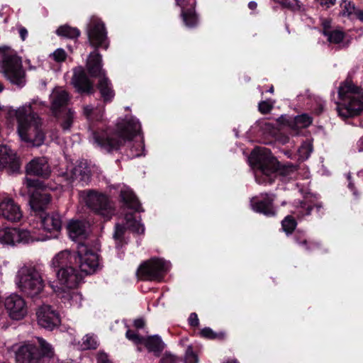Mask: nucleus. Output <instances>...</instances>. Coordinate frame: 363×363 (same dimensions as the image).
<instances>
[{
	"instance_id": "f257e3e1",
	"label": "nucleus",
	"mask_w": 363,
	"mask_h": 363,
	"mask_svg": "<svg viewBox=\"0 0 363 363\" xmlns=\"http://www.w3.org/2000/svg\"><path fill=\"white\" fill-rule=\"evenodd\" d=\"M51 267L60 285L76 287L85 275H91L99 269V256L87 245L79 242L77 250H65L57 253Z\"/></svg>"
},
{
	"instance_id": "f03ea898",
	"label": "nucleus",
	"mask_w": 363,
	"mask_h": 363,
	"mask_svg": "<svg viewBox=\"0 0 363 363\" xmlns=\"http://www.w3.org/2000/svg\"><path fill=\"white\" fill-rule=\"evenodd\" d=\"M140 128L139 121L130 119L125 123H117V130L115 131H94L93 138L101 148L111 152L118 150L125 141H130L140 134Z\"/></svg>"
},
{
	"instance_id": "7ed1b4c3",
	"label": "nucleus",
	"mask_w": 363,
	"mask_h": 363,
	"mask_svg": "<svg viewBox=\"0 0 363 363\" xmlns=\"http://www.w3.org/2000/svg\"><path fill=\"white\" fill-rule=\"evenodd\" d=\"M250 161L252 165L259 169L265 177V180L272 184L277 175L287 177L296 171V166L287 162L280 163L271 152H262L259 150L255 149L250 154Z\"/></svg>"
},
{
	"instance_id": "20e7f679",
	"label": "nucleus",
	"mask_w": 363,
	"mask_h": 363,
	"mask_svg": "<svg viewBox=\"0 0 363 363\" xmlns=\"http://www.w3.org/2000/svg\"><path fill=\"white\" fill-rule=\"evenodd\" d=\"M53 357V347L43 337H37L35 343L21 346L16 352L19 363H50Z\"/></svg>"
},
{
	"instance_id": "39448f33",
	"label": "nucleus",
	"mask_w": 363,
	"mask_h": 363,
	"mask_svg": "<svg viewBox=\"0 0 363 363\" xmlns=\"http://www.w3.org/2000/svg\"><path fill=\"white\" fill-rule=\"evenodd\" d=\"M18 280L21 291L32 299L38 298L45 286L41 274L35 268H22L18 272Z\"/></svg>"
},
{
	"instance_id": "423d86ee",
	"label": "nucleus",
	"mask_w": 363,
	"mask_h": 363,
	"mask_svg": "<svg viewBox=\"0 0 363 363\" xmlns=\"http://www.w3.org/2000/svg\"><path fill=\"white\" fill-rule=\"evenodd\" d=\"M168 271V262L162 258L152 257L140 264L137 275L143 281L162 282Z\"/></svg>"
},
{
	"instance_id": "0eeeda50",
	"label": "nucleus",
	"mask_w": 363,
	"mask_h": 363,
	"mask_svg": "<svg viewBox=\"0 0 363 363\" xmlns=\"http://www.w3.org/2000/svg\"><path fill=\"white\" fill-rule=\"evenodd\" d=\"M86 34L89 45L94 50H106L110 45L108 32L103 21L93 16L86 26Z\"/></svg>"
},
{
	"instance_id": "6e6552de",
	"label": "nucleus",
	"mask_w": 363,
	"mask_h": 363,
	"mask_svg": "<svg viewBox=\"0 0 363 363\" xmlns=\"http://www.w3.org/2000/svg\"><path fill=\"white\" fill-rule=\"evenodd\" d=\"M26 184L28 187L35 189L30 196L29 204L31 211L38 217L46 213L47 206L51 201V196L43 191V182L38 179H27Z\"/></svg>"
},
{
	"instance_id": "1a4fd4ad",
	"label": "nucleus",
	"mask_w": 363,
	"mask_h": 363,
	"mask_svg": "<svg viewBox=\"0 0 363 363\" xmlns=\"http://www.w3.org/2000/svg\"><path fill=\"white\" fill-rule=\"evenodd\" d=\"M86 206L96 213L104 216H109L112 211L108 197L94 190H85L82 192Z\"/></svg>"
},
{
	"instance_id": "9d476101",
	"label": "nucleus",
	"mask_w": 363,
	"mask_h": 363,
	"mask_svg": "<svg viewBox=\"0 0 363 363\" xmlns=\"http://www.w3.org/2000/svg\"><path fill=\"white\" fill-rule=\"evenodd\" d=\"M3 67L7 79L14 84L21 85L25 75L21 58L16 55H4Z\"/></svg>"
},
{
	"instance_id": "9b49d317",
	"label": "nucleus",
	"mask_w": 363,
	"mask_h": 363,
	"mask_svg": "<svg viewBox=\"0 0 363 363\" xmlns=\"http://www.w3.org/2000/svg\"><path fill=\"white\" fill-rule=\"evenodd\" d=\"M313 211L316 218H320L325 213L323 202L315 198L306 196L298 201L294 213L298 219L301 220L311 216Z\"/></svg>"
},
{
	"instance_id": "f8f14e48",
	"label": "nucleus",
	"mask_w": 363,
	"mask_h": 363,
	"mask_svg": "<svg viewBox=\"0 0 363 363\" xmlns=\"http://www.w3.org/2000/svg\"><path fill=\"white\" fill-rule=\"evenodd\" d=\"M36 315L38 325L48 330H52L61 324L59 311L50 305L40 306Z\"/></svg>"
},
{
	"instance_id": "ddd939ff",
	"label": "nucleus",
	"mask_w": 363,
	"mask_h": 363,
	"mask_svg": "<svg viewBox=\"0 0 363 363\" xmlns=\"http://www.w3.org/2000/svg\"><path fill=\"white\" fill-rule=\"evenodd\" d=\"M72 84L76 91L81 95L89 96L95 92L94 82L89 79L82 66H78L73 69Z\"/></svg>"
},
{
	"instance_id": "4468645a",
	"label": "nucleus",
	"mask_w": 363,
	"mask_h": 363,
	"mask_svg": "<svg viewBox=\"0 0 363 363\" xmlns=\"http://www.w3.org/2000/svg\"><path fill=\"white\" fill-rule=\"evenodd\" d=\"M0 241L14 245L16 243L27 244L33 242L34 239L29 230L17 228H5L0 230Z\"/></svg>"
},
{
	"instance_id": "2eb2a0df",
	"label": "nucleus",
	"mask_w": 363,
	"mask_h": 363,
	"mask_svg": "<svg viewBox=\"0 0 363 363\" xmlns=\"http://www.w3.org/2000/svg\"><path fill=\"white\" fill-rule=\"evenodd\" d=\"M0 169H6L9 174L20 173V158L7 145H0Z\"/></svg>"
},
{
	"instance_id": "dca6fc26",
	"label": "nucleus",
	"mask_w": 363,
	"mask_h": 363,
	"mask_svg": "<svg viewBox=\"0 0 363 363\" xmlns=\"http://www.w3.org/2000/svg\"><path fill=\"white\" fill-rule=\"evenodd\" d=\"M274 196L273 194H264L261 199L255 196L250 200L252 209L267 217H274L277 215V211L274 206Z\"/></svg>"
},
{
	"instance_id": "f3484780",
	"label": "nucleus",
	"mask_w": 363,
	"mask_h": 363,
	"mask_svg": "<svg viewBox=\"0 0 363 363\" xmlns=\"http://www.w3.org/2000/svg\"><path fill=\"white\" fill-rule=\"evenodd\" d=\"M38 217L43 230L50 233V237L57 238L62 228L61 215L57 212H46Z\"/></svg>"
},
{
	"instance_id": "a211bd4d",
	"label": "nucleus",
	"mask_w": 363,
	"mask_h": 363,
	"mask_svg": "<svg viewBox=\"0 0 363 363\" xmlns=\"http://www.w3.org/2000/svg\"><path fill=\"white\" fill-rule=\"evenodd\" d=\"M4 306L11 319L21 320L27 314L26 301L18 294H11L7 297Z\"/></svg>"
},
{
	"instance_id": "6ab92c4d",
	"label": "nucleus",
	"mask_w": 363,
	"mask_h": 363,
	"mask_svg": "<svg viewBox=\"0 0 363 363\" xmlns=\"http://www.w3.org/2000/svg\"><path fill=\"white\" fill-rule=\"evenodd\" d=\"M26 172L27 175L45 179L50 177L51 169L45 157H35L26 164Z\"/></svg>"
},
{
	"instance_id": "aec40b11",
	"label": "nucleus",
	"mask_w": 363,
	"mask_h": 363,
	"mask_svg": "<svg viewBox=\"0 0 363 363\" xmlns=\"http://www.w3.org/2000/svg\"><path fill=\"white\" fill-rule=\"evenodd\" d=\"M22 216L20 206L12 199H4L0 202V218L16 223L19 221Z\"/></svg>"
},
{
	"instance_id": "412c9836",
	"label": "nucleus",
	"mask_w": 363,
	"mask_h": 363,
	"mask_svg": "<svg viewBox=\"0 0 363 363\" xmlns=\"http://www.w3.org/2000/svg\"><path fill=\"white\" fill-rule=\"evenodd\" d=\"M86 67L88 74L94 78H100L106 75V72L103 69L102 55L99 50L91 52L88 56Z\"/></svg>"
},
{
	"instance_id": "4be33fe9",
	"label": "nucleus",
	"mask_w": 363,
	"mask_h": 363,
	"mask_svg": "<svg viewBox=\"0 0 363 363\" xmlns=\"http://www.w3.org/2000/svg\"><path fill=\"white\" fill-rule=\"evenodd\" d=\"M277 122L281 125L289 126L294 130L298 131L299 129L310 126L313 123V118L308 113H302L294 118L281 116L277 118Z\"/></svg>"
},
{
	"instance_id": "5701e85b",
	"label": "nucleus",
	"mask_w": 363,
	"mask_h": 363,
	"mask_svg": "<svg viewBox=\"0 0 363 363\" xmlns=\"http://www.w3.org/2000/svg\"><path fill=\"white\" fill-rule=\"evenodd\" d=\"M363 112V89L359 96L350 99L349 102L338 109V115L343 118H352L359 116Z\"/></svg>"
},
{
	"instance_id": "b1692460",
	"label": "nucleus",
	"mask_w": 363,
	"mask_h": 363,
	"mask_svg": "<svg viewBox=\"0 0 363 363\" xmlns=\"http://www.w3.org/2000/svg\"><path fill=\"white\" fill-rule=\"evenodd\" d=\"M362 92V89L354 84L351 80H345L341 84L338 89V96L341 100H347L342 105H338L337 111H338L339 108L344 107L350 101V99L354 96H359Z\"/></svg>"
},
{
	"instance_id": "393cba45",
	"label": "nucleus",
	"mask_w": 363,
	"mask_h": 363,
	"mask_svg": "<svg viewBox=\"0 0 363 363\" xmlns=\"http://www.w3.org/2000/svg\"><path fill=\"white\" fill-rule=\"evenodd\" d=\"M96 88L104 104H110L113 101L116 93L111 81L106 75L99 78Z\"/></svg>"
},
{
	"instance_id": "a878e982",
	"label": "nucleus",
	"mask_w": 363,
	"mask_h": 363,
	"mask_svg": "<svg viewBox=\"0 0 363 363\" xmlns=\"http://www.w3.org/2000/svg\"><path fill=\"white\" fill-rule=\"evenodd\" d=\"M291 235L294 242L308 252L319 249L321 247L320 242L308 240L307 233L303 230L298 228L292 233Z\"/></svg>"
},
{
	"instance_id": "bb28decb",
	"label": "nucleus",
	"mask_w": 363,
	"mask_h": 363,
	"mask_svg": "<svg viewBox=\"0 0 363 363\" xmlns=\"http://www.w3.org/2000/svg\"><path fill=\"white\" fill-rule=\"evenodd\" d=\"M120 200L123 206L128 209L133 210L135 212H143L144 209L141 203L133 192L130 189H122L120 192Z\"/></svg>"
},
{
	"instance_id": "cd10ccee",
	"label": "nucleus",
	"mask_w": 363,
	"mask_h": 363,
	"mask_svg": "<svg viewBox=\"0 0 363 363\" xmlns=\"http://www.w3.org/2000/svg\"><path fill=\"white\" fill-rule=\"evenodd\" d=\"M69 101V95L66 91L56 94L51 103V111L55 117H60L61 114L67 111L66 106Z\"/></svg>"
},
{
	"instance_id": "c85d7f7f",
	"label": "nucleus",
	"mask_w": 363,
	"mask_h": 363,
	"mask_svg": "<svg viewBox=\"0 0 363 363\" xmlns=\"http://www.w3.org/2000/svg\"><path fill=\"white\" fill-rule=\"evenodd\" d=\"M69 237L74 241L86 237V228L84 223L79 220H72L67 225Z\"/></svg>"
},
{
	"instance_id": "c756f323",
	"label": "nucleus",
	"mask_w": 363,
	"mask_h": 363,
	"mask_svg": "<svg viewBox=\"0 0 363 363\" xmlns=\"http://www.w3.org/2000/svg\"><path fill=\"white\" fill-rule=\"evenodd\" d=\"M73 179H79V181L87 184L91 177V172L90 167L87 165L86 162L80 161L79 164L73 168L71 172Z\"/></svg>"
},
{
	"instance_id": "7c9ffc66",
	"label": "nucleus",
	"mask_w": 363,
	"mask_h": 363,
	"mask_svg": "<svg viewBox=\"0 0 363 363\" xmlns=\"http://www.w3.org/2000/svg\"><path fill=\"white\" fill-rule=\"evenodd\" d=\"M142 345H143L149 352H153L157 356H158L164 348V342L157 335L147 336V337H144Z\"/></svg>"
},
{
	"instance_id": "2f4dec72",
	"label": "nucleus",
	"mask_w": 363,
	"mask_h": 363,
	"mask_svg": "<svg viewBox=\"0 0 363 363\" xmlns=\"http://www.w3.org/2000/svg\"><path fill=\"white\" fill-rule=\"evenodd\" d=\"M124 220L127 225V228L133 233L142 235L145 233V226L140 223V220L136 219L133 213H127L125 215Z\"/></svg>"
},
{
	"instance_id": "473e14b6",
	"label": "nucleus",
	"mask_w": 363,
	"mask_h": 363,
	"mask_svg": "<svg viewBox=\"0 0 363 363\" xmlns=\"http://www.w3.org/2000/svg\"><path fill=\"white\" fill-rule=\"evenodd\" d=\"M195 1L189 8H182V16L186 26L194 28L198 24V16L195 11Z\"/></svg>"
},
{
	"instance_id": "72a5a7b5",
	"label": "nucleus",
	"mask_w": 363,
	"mask_h": 363,
	"mask_svg": "<svg viewBox=\"0 0 363 363\" xmlns=\"http://www.w3.org/2000/svg\"><path fill=\"white\" fill-rule=\"evenodd\" d=\"M56 34L60 37H63L69 39H77L79 37L81 32L76 27H72L69 25L60 26L56 30Z\"/></svg>"
},
{
	"instance_id": "f704fd0d",
	"label": "nucleus",
	"mask_w": 363,
	"mask_h": 363,
	"mask_svg": "<svg viewBox=\"0 0 363 363\" xmlns=\"http://www.w3.org/2000/svg\"><path fill=\"white\" fill-rule=\"evenodd\" d=\"M199 334L201 337L211 340L223 341L226 339V333L225 332H214L209 327H205L201 329Z\"/></svg>"
},
{
	"instance_id": "c9c22d12",
	"label": "nucleus",
	"mask_w": 363,
	"mask_h": 363,
	"mask_svg": "<svg viewBox=\"0 0 363 363\" xmlns=\"http://www.w3.org/2000/svg\"><path fill=\"white\" fill-rule=\"evenodd\" d=\"M281 230L285 233L286 236L292 235L296 230L297 221L296 218L291 215H288L281 222Z\"/></svg>"
},
{
	"instance_id": "e433bc0d",
	"label": "nucleus",
	"mask_w": 363,
	"mask_h": 363,
	"mask_svg": "<svg viewBox=\"0 0 363 363\" xmlns=\"http://www.w3.org/2000/svg\"><path fill=\"white\" fill-rule=\"evenodd\" d=\"M57 118L61 119L60 125L63 130H69L73 123L74 112L71 109H68Z\"/></svg>"
},
{
	"instance_id": "4c0bfd02",
	"label": "nucleus",
	"mask_w": 363,
	"mask_h": 363,
	"mask_svg": "<svg viewBox=\"0 0 363 363\" xmlns=\"http://www.w3.org/2000/svg\"><path fill=\"white\" fill-rule=\"evenodd\" d=\"M62 286H65V289H62V291L58 294V296L61 298L62 302H69L71 303L73 299L79 296V294L74 291V289L78 286L69 288L65 285Z\"/></svg>"
},
{
	"instance_id": "58836bf2",
	"label": "nucleus",
	"mask_w": 363,
	"mask_h": 363,
	"mask_svg": "<svg viewBox=\"0 0 363 363\" xmlns=\"http://www.w3.org/2000/svg\"><path fill=\"white\" fill-rule=\"evenodd\" d=\"M340 7L342 11L340 12V16L343 17L350 18L352 14L355 15V11L357 10L352 1H347V0H342Z\"/></svg>"
},
{
	"instance_id": "ea45409f",
	"label": "nucleus",
	"mask_w": 363,
	"mask_h": 363,
	"mask_svg": "<svg viewBox=\"0 0 363 363\" xmlns=\"http://www.w3.org/2000/svg\"><path fill=\"white\" fill-rule=\"evenodd\" d=\"M324 36L328 37V40L330 43L339 44L345 38V33L340 30H331L329 33L324 32Z\"/></svg>"
},
{
	"instance_id": "a19ab883",
	"label": "nucleus",
	"mask_w": 363,
	"mask_h": 363,
	"mask_svg": "<svg viewBox=\"0 0 363 363\" xmlns=\"http://www.w3.org/2000/svg\"><path fill=\"white\" fill-rule=\"evenodd\" d=\"M313 145L309 142H304L298 149L299 159L306 160L313 152Z\"/></svg>"
},
{
	"instance_id": "79ce46f5",
	"label": "nucleus",
	"mask_w": 363,
	"mask_h": 363,
	"mask_svg": "<svg viewBox=\"0 0 363 363\" xmlns=\"http://www.w3.org/2000/svg\"><path fill=\"white\" fill-rule=\"evenodd\" d=\"M279 4L282 9H286L291 11H296L301 9V2L299 0H274Z\"/></svg>"
},
{
	"instance_id": "37998d69",
	"label": "nucleus",
	"mask_w": 363,
	"mask_h": 363,
	"mask_svg": "<svg viewBox=\"0 0 363 363\" xmlns=\"http://www.w3.org/2000/svg\"><path fill=\"white\" fill-rule=\"evenodd\" d=\"M127 229V227H125L123 225L116 224L113 238L116 241L117 245L122 244L124 241V235Z\"/></svg>"
},
{
	"instance_id": "c03bdc74",
	"label": "nucleus",
	"mask_w": 363,
	"mask_h": 363,
	"mask_svg": "<svg viewBox=\"0 0 363 363\" xmlns=\"http://www.w3.org/2000/svg\"><path fill=\"white\" fill-rule=\"evenodd\" d=\"M82 347L84 350H95L97 348L98 344L93 336L86 335L83 338Z\"/></svg>"
},
{
	"instance_id": "a18cd8bd",
	"label": "nucleus",
	"mask_w": 363,
	"mask_h": 363,
	"mask_svg": "<svg viewBox=\"0 0 363 363\" xmlns=\"http://www.w3.org/2000/svg\"><path fill=\"white\" fill-rule=\"evenodd\" d=\"M125 337L135 345H141L143 344L144 337L140 335L138 333L128 329L125 333Z\"/></svg>"
},
{
	"instance_id": "49530a36",
	"label": "nucleus",
	"mask_w": 363,
	"mask_h": 363,
	"mask_svg": "<svg viewBox=\"0 0 363 363\" xmlns=\"http://www.w3.org/2000/svg\"><path fill=\"white\" fill-rule=\"evenodd\" d=\"M274 108V104L269 100L261 101L258 104V111L262 114H268Z\"/></svg>"
},
{
	"instance_id": "de8ad7c7",
	"label": "nucleus",
	"mask_w": 363,
	"mask_h": 363,
	"mask_svg": "<svg viewBox=\"0 0 363 363\" xmlns=\"http://www.w3.org/2000/svg\"><path fill=\"white\" fill-rule=\"evenodd\" d=\"M145 151V145L143 140L140 143L134 144L130 148L131 155L130 157H140L145 155L143 152Z\"/></svg>"
},
{
	"instance_id": "09e8293b",
	"label": "nucleus",
	"mask_w": 363,
	"mask_h": 363,
	"mask_svg": "<svg viewBox=\"0 0 363 363\" xmlns=\"http://www.w3.org/2000/svg\"><path fill=\"white\" fill-rule=\"evenodd\" d=\"M185 363H199V357L197 354L193 351L191 347H189L186 351Z\"/></svg>"
},
{
	"instance_id": "8fccbe9b",
	"label": "nucleus",
	"mask_w": 363,
	"mask_h": 363,
	"mask_svg": "<svg viewBox=\"0 0 363 363\" xmlns=\"http://www.w3.org/2000/svg\"><path fill=\"white\" fill-rule=\"evenodd\" d=\"M67 55L64 49L58 48L52 53V58L57 62H65L67 59Z\"/></svg>"
},
{
	"instance_id": "3c124183",
	"label": "nucleus",
	"mask_w": 363,
	"mask_h": 363,
	"mask_svg": "<svg viewBox=\"0 0 363 363\" xmlns=\"http://www.w3.org/2000/svg\"><path fill=\"white\" fill-rule=\"evenodd\" d=\"M179 357L169 352H165L160 359V363H179Z\"/></svg>"
},
{
	"instance_id": "603ef678",
	"label": "nucleus",
	"mask_w": 363,
	"mask_h": 363,
	"mask_svg": "<svg viewBox=\"0 0 363 363\" xmlns=\"http://www.w3.org/2000/svg\"><path fill=\"white\" fill-rule=\"evenodd\" d=\"M189 325L193 328H197L199 325V319L196 313H191L188 318Z\"/></svg>"
},
{
	"instance_id": "864d4df0",
	"label": "nucleus",
	"mask_w": 363,
	"mask_h": 363,
	"mask_svg": "<svg viewBox=\"0 0 363 363\" xmlns=\"http://www.w3.org/2000/svg\"><path fill=\"white\" fill-rule=\"evenodd\" d=\"M325 9H328L336 4V0H317Z\"/></svg>"
},
{
	"instance_id": "5fc2aeb1",
	"label": "nucleus",
	"mask_w": 363,
	"mask_h": 363,
	"mask_svg": "<svg viewBox=\"0 0 363 363\" xmlns=\"http://www.w3.org/2000/svg\"><path fill=\"white\" fill-rule=\"evenodd\" d=\"M325 106L323 103H317L313 108V112L316 116H320L324 111Z\"/></svg>"
},
{
	"instance_id": "6e6d98bb",
	"label": "nucleus",
	"mask_w": 363,
	"mask_h": 363,
	"mask_svg": "<svg viewBox=\"0 0 363 363\" xmlns=\"http://www.w3.org/2000/svg\"><path fill=\"white\" fill-rule=\"evenodd\" d=\"M133 326L137 329H143L145 326V320L143 318H139L133 321Z\"/></svg>"
},
{
	"instance_id": "4d7b16f0",
	"label": "nucleus",
	"mask_w": 363,
	"mask_h": 363,
	"mask_svg": "<svg viewBox=\"0 0 363 363\" xmlns=\"http://www.w3.org/2000/svg\"><path fill=\"white\" fill-rule=\"evenodd\" d=\"M322 26H323V35H324V32H327V33H329L330 31H331L330 29V21H324L322 23Z\"/></svg>"
},
{
	"instance_id": "13d9d810",
	"label": "nucleus",
	"mask_w": 363,
	"mask_h": 363,
	"mask_svg": "<svg viewBox=\"0 0 363 363\" xmlns=\"http://www.w3.org/2000/svg\"><path fill=\"white\" fill-rule=\"evenodd\" d=\"M28 30L26 28L24 27H21L20 29H19V35H20V37L21 38L22 40H25L28 36Z\"/></svg>"
},
{
	"instance_id": "bf43d9fd",
	"label": "nucleus",
	"mask_w": 363,
	"mask_h": 363,
	"mask_svg": "<svg viewBox=\"0 0 363 363\" xmlns=\"http://www.w3.org/2000/svg\"><path fill=\"white\" fill-rule=\"evenodd\" d=\"M355 16L357 19L363 22V10L357 9V11H355Z\"/></svg>"
},
{
	"instance_id": "052dcab7",
	"label": "nucleus",
	"mask_w": 363,
	"mask_h": 363,
	"mask_svg": "<svg viewBox=\"0 0 363 363\" xmlns=\"http://www.w3.org/2000/svg\"><path fill=\"white\" fill-rule=\"evenodd\" d=\"M93 112V109L91 108H89V106H86L84 108V113L87 116L89 117Z\"/></svg>"
},
{
	"instance_id": "680f3d73",
	"label": "nucleus",
	"mask_w": 363,
	"mask_h": 363,
	"mask_svg": "<svg viewBox=\"0 0 363 363\" xmlns=\"http://www.w3.org/2000/svg\"><path fill=\"white\" fill-rule=\"evenodd\" d=\"M257 6V4L255 1H250L248 4V8L251 10H255Z\"/></svg>"
},
{
	"instance_id": "e2e57ef3",
	"label": "nucleus",
	"mask_w": 363,
	"mask_h": 363,
	"mask_svg": "<svg viewBox=\"0 0 363 363\" xmlns=\"http://www.w3.org/2000/svg\"><path fill=\"white\" fill-rule=\"evenodd\" d=\"M225 363H240V362L238 361V359H234L228 360Z\"/></svg>"
},
{
	"instance_id": "0e129e2a",
	"label": "nucleus",
	"mask_w": 363,
	"mask_h": 363,
	"mask_svg": "<svg viewBox=\"0 0 363 363\" xmlns=\"http://www.w3.org/2000/svg\"><path fill=\"white\" fill-rule=\"evenodd\" d=\"M348 187L349 189H350L352 191H353V189H354V184L350 182L349 184H348Z\"/></svg>"
},
{
	"instance_id": "69168bd1",
	"label": "nucleus",
	"mask_w": 363,
	"mask_h": 363,
	"mask_svg": "<svg viewBox=\"0 0 363 363\" xmlns=\"http://www.w3.org/2000/svg\"><path fill=\"white\" fill-rule=\"evenodd\" d=\"M268 91H269V93H272H272H274V86H273L272 85V86H271V87L269 89Z\"/></svg>"
},
{
	"instance_id": "338daca9",
	"label": "nucleus",
	"mask_w": 363,
	"mask_h": 363,
	"mask_svg": "<svg viewBox=\"0 0 363 363\" xmlns=\"http://www.w3.org/2000/svg\"><path fill=\"white\" fill-rule=\"evenodd\" d=\"M6 47H4V48H0V52H2V51H4V50H6Z\"/></svg>"
},
{
	"instance_id": "774afa93",
	"label": "nucleus",
	"mask_w": 363,
	"mask_h": 363,
	"mask_svg": "<svg viewBox=\"0 0 363 363\" xmlns=\"http://www.w3.org/2000/svg\"><path fill=\"white\" fill-rule=\"evenodd\" d=\"M3 89H4V88H3V86H2V84L0 83V92H1V91H2Z\"/></svg>"
}]
</instances>
